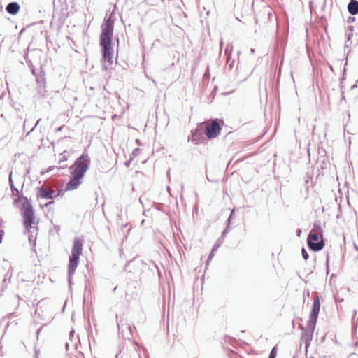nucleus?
<instances>
[{
	"label": "nucleus",
	"mask_w": 358,
	"mask_h": 358,
	"mask_svg": "<svg viewBox=\"0 0 358 358\" xmlns=\"http://www.w3.org/2000/svg\"><path fill=\"white\" fill-rule=\"evenodd\" d=\"M115 19L113 13L109 16L106 15L104 22L101 26L100 44L103 51V67L107 70L113 64V48L112 47V36L113 34Z\"/></svg>",
	"instance_id": "nucleus-1"
},
{
	"label": "nucleus",
	"mask_w": 358,
	"mask_h": 358,
	"mask_svg": "<svg viewBox=\"0 0 358 358\" xmlns=\"http://www.w3.org/2000/svg\"><path fill=\"white\" fill-rule=\"evenodd\" d=\"M90 166V157L83 154L78 157L73 165L70 167L71 178L66 185L65 190L76 189L82 183L83 178Z\"/></svg>",
	"instance_id": "nucleus-2"
},
{
	"label": "nucleus",
	"mask_w": 358,
	"mask_h": 358,
	"mask_svg": "<svg viewBox=\"0 0 358 358\" xmlns=\"http://www.w3.org/2000/svg\"><path fill=\"white\" fill-rule=\"evenodd\" d=\"M15 203H22L21 213L23 217V224L26 232L28 234L29 242L34 241L37 235V222L34 221V211L31 204L24 196L15 199Z\"/></svg>",
	"instance_id": "nucleus-3"
},
{
	"label": "nucleus",
	"mask_w": 358,
	"mask_h": 358,
	"mask_svg": "<svg viewBox=\"0 0 358 358\" xmlns=\"http://www.w3.org/2000/svg\"><path fill=\"white\" fill-rule=\"evenodd\" d=\"M83 243L79 238H76L73 241V246L71 250V255L69 258V264L68 268L69 282L71 283L72 276L78 266L79 257L82 254Z\"/></svg>",
	"instance_id": "nucleus-4"
},
{
	"label": "nucleus",
	"mask_w": 358,
	"mask_h": 358,
	"mask_svg": "<svg viewBox=\"0 0 358 358\" xmlns=\"http://www.w3.org/2000/svg\"><path fill=\"white\" fill-rule=\"evenodd\" d=\"M320 236L322 237V233L315 231V230H311L308 235L307 239L308 245L313 251H320L324 245L323 240H319Z\"/></svg>",
	"instance_id": "nucleus-5"
},
{
	"label": "nucleus",
	"mask_w": 358,
	"mask_h": 358,
	"mask_svg": "<svg viewBox=\"0 0 358 358\" xmlns=\"http://www.w3.org/2000/svg\"><path fill=\"white\" fill-rule=\"evenodd\" d=\"M220 126L217 120H214L211 123L206 127L205 134L208 138H215L220 131Z\"/></svg>",
	"instance_id": "nucleus-6"
},
{
	"label": "nucleus",
	"mask_w": 358,
	"mask_h": 358,
	"mask_svg": "<svg viewBox=\"0 0 358 358\" xmlns=\"http://www.w3.org/2000/svg\"><path fill=\"white\" fill-rule=\"evenodd\" d=\"M38 195L41 198L46 199H52L56 196L55 192L48 187L42 186L38 189Z\"/></svg>",
	"instance_id": "nucleus-7"
},
{
	"label": "nucleus",
	"mask_w": 358,
	"mask_h": 358,
	"mask_svg": "<svg viewBox=\"0 0 358 358\" xmlns=\"http://www.w3.org/2000/svg\"><path fill=\"white\" fill-rule=\"evenodd\" d=\"M320 309V299L318 296H315L313 299V308L310 314V317L317 318Z\"/></svg>",
	"instance_id": "nucleus-8"
},
{
	"label": "nucleus",
	"mask_w": 358,
	"mask_h": 358,
	"mask_svg": "<svg viewBox=\"0 0 358 358\" xmlns=\"http://www.w3.org/2000/svg\"><path fill=\"white\" fill-rule=\"evenodd\" d=\"M20 8V6L17 2H11L7 5L6 10L9 14L16 15L19 12Z\"/></svg>",
	"instance_id": "nucleus-9"
},
{
	"label": "nucleus",
	"mask_w": 358,
	"mask_h": 358,
	"mask_svg": "<svg viewBox=\"0 0 358 358\" xmlns=\"http://www.w3.org/2000/svg\"><path fill=\"white\" fill-rule=\"evenodd\" d=\"M348 12L351 15H356L358 13V1L356 0H351L348 5Z\"/></svg>",
	"instance_id": "nucleus-10"
},
{
	"label": "nucleus",
	"mask_w": 358,
	"mask_h": 358,
	"mask_svg": "<svg viewBox=\"0 0 358 358\" xmlns=\"http://www.w3.org/2000/svg\"><path fill=\"white\" fill-rule=\"evenodd\" d=\"M353 31L354 27L353 26H348L347 29H345V37L347 38L345 46L348 47V43L351 40L352 36H353Z\"/></svg>",
	"instance_id": "nucleus-11"
},
{
	"label": "nucleus",
	"mask_w": 358,
	"mask_h": 358,
	"mask_svg": "<svg viewBox=\"0 0 358 358\" xmlns=\"http://www.w3.org/2000/svg\"><path fill=\"white\" fill-rule=\"evenodd\" d=\"M317 318H316V317H309V320L308 321V324H307V330L308 331L314 332L316 322H317Z\"/></svg>",
	"instance_id": "nucleus-12"
},
{
	"label": "nucleus",
	"mask_w": 358,
	"mask_h": 358,
	"mask_svg": "<svg viewBox=\"0 0 358 358\" xmlns=\"http://www.w3.org/2000/svg\"><path fill=\"white\" fill-rule=\"evenodd\" d=\"M313 332L306 330V333L303 334V338L305 340L306 348L309 345V341L312 340Z\"/></svg>",
	"instance_id": "nucleus-13"
},
{
	"label": "nucleus",
	"mask_w": 358,
	"mask_h": 358,
	"mask_svg": "<svg viewBox=\"0 0 358 358\" xmlns=\"http://www.w3.org/2000/svg\"><path fill=\"white\" fill-rule=\"evenodd\" d=\"M189 141H192L194 144H197L199 143V135L197 134V131L192 132V136L189 137Z\"/></svg>",
	"instance_id": "nucleus-14"
},
{
	"label": "nucleus",
	"mask_w": 358,
	"mask_h": 358,
	"mask_svg": "<svg viewBox=\"0 0 358 358\" xmlns=\"http://www.w3.org/2000/svg\"><path fill=\"white\" fill-rule=\"evenodd\" d=\"M312 230H315V231H320V233H322L321 232V227L320 226V223L315 222L314 225H313V229Z\"/></svg>",
	"instance_id": "nucleus-15"
},
{
	"label": "nucleus",
	"mask_w": 358,
	"mask_h": 358,
	"mask_svg": "<svg viewBox=\"0 0 358 358\" xmlns=\"http://www.w3.org/2000/svg\"><path fill=\"white\" fill-rule=\"evenodd\" d=\"M302 256L305 260H307L309 257L307 251L304 248L302 249Z\"/></svg>",
	"instance_id": "nucleus-16"
},
{
	"label": "nucleus",
	"mask_w": 358,
	"mask_h": 358,
	"mask_svg": "<svg viewBox=\"0 0 358 358\" xmlns=\"http://www.w3.org/2000/svg\"><path fill=\"white\" fill-rule=\"evenodd\" d=\"M275 357H276V352H275V348H274L272 349L268 358H275Z\"/></svg>",
	"instance_id": "nucleus-17"
},
{
	"label": "nucleus",
	"mask_w": 358,
	"mask_h": 358,
	"mask_svg": "<svg viewBox=\"0 0 358 358\" xmlns=\"http://www.w3.org/2000/svg\"><path fill=\"white\" fill-rule=\"evenodd\" d=\"M10 188H11V190H12L13 194L15 195V194H19V191H18V189H16V188L15 187V186H14V185H13V187H10Z\"/></svg>",
	"instance_id": "nucleus-18"
},
{
	"label": "nucleus",
	"mask_w": 358,
	"mask_h": 358,
	"mask_svg": "<svg viewBox=\"0 0 358 358\" xmlns=\"http://www.w3.org/2000/svg\"><path fill=\"white\" fill-rule=\"evenodd\" d=\"M264 13L267 14L268 18H270L271 17V15H272V14H271V13L270 11V9H268V8L265 10Z\"/></svg>",
	"instance_id": "nucleus-19"
},
{
	"label": "nucleus",
	"mask_w": 358,
	"mask_h": 358,
	"mask_svg": "<svg viewBox=\"0 0 358 358\" xmlns=\"http://www.w3.org/2000/svg\"><path fill=\"white\" fill-rule=\"evenodd\" d=\"M9 183L10 185V187H13V185H13V180H12V173H10V175H9Z\"/></svg>",
	"instance_id": "nucleus-20"
},
{
	"label": "nucleus",
	"mask_w": 358,
	"mask_h": 358,
	"mask_svg": "<svg viewBox=\"0 0 358 358\" xmlns=\"http://www.w3.org/2000/svg\"><path fill=\"white\" fill-rule=\"evenodd\" d=\"M40 120H41L39 119V120H38L36 121V122L35 125L34 126V127L30 130V131H29V132H28V133H27V135H29V134L30 132H31V131L34 129V128H35L38 124H39V121H40Z\"/></svg>",
	"instance_id": "nucleus-21"
},
{
	"label": "nucleus",
	"mask_w": 358,
	"mask_h": 358,
	"mask_svg": "<svg viewBox=\"0 0 358 358\" xmlns=\"http://www.w3.org/2000/svg\"><path fill=\"white\" fill-rule=\"evenodd\" d=\"M326 265H327V273L329 272V256L327 257V261H326Z\"/></svg>",
	"instance_id": "nucleus-22"
},
{
	"label": "nucleus",
	"mask_w": 358,
	"mask_h": 358,
	"mask_svg": "<svg viewBox=\"0 0 358 358\" xmlns=\"http://www.w3.org/2000/svg\"><path fill=\"white\" fill-rule=\"evenodd\" d=\"M219 248V245L215 244V245H214V247L213 248V250H213V252H215V251L217 250V248Z\"/></svg>",
	"instance_id": "nucleus-23"
},
{
	"label": "nucleus",
	"mask_w": 358,
	"mask_h": 358,
	"mask_svg": "<svg viewBox=\"0 0 358 358\" xmlns=\"http://www.w3.org/2000/svg\"><path fill=\"white\" fill-rule=\"evenodd\" d=\"M214 255V252H213V250L211 251L209 257H208V262L213 257V256Z\"/></svg>",
	"instance_id": "nucleus-24"
},
{
	"label": "nucleus",
	"mask_w": 358,
	"mask_h": 358,
	"mask_svg": "<svg viewBox=\"0 0 358 358\" xmlns=\"http://www.w3.org/2000/svg\"><path fill=\"white\" fill-rule=\"evenodd\" d=\"M214 255V252H213V250L211 251L209 257H208V262L213 257V256Z\"/></svg>",
	"instance_id": "nucleus-25"
},
{
	"label": "nucleus",
	"mask_w": 358,
	"mask_h": 358,
	"mask_svg": "<svg viewBox=\"0 0 358 358\" xmlns=\"http://www.w3.org/2000/svg\"><path fill=\"white\" fill-rule=\"evenodd\" d=\"M62 155V157L60 158L59 161L61 162L62 160H66V158L65 157V155Z\"/></svg>",
	"instance_id": "nucleus-26"
},
{
	"label": "nucleus",
	"mask_w": 358,
	"mask_h": 358,
	"mask_svg": "<svg viewBox=\"0 0 358 358\" xmlns=\"http://www.w3.org/2000/svg\"><path fill=\"white\" fill-rule=\"evenodd\" d=\"M29 123V120H26L24 121V127L25 128L27 127V124Z\"/></svg>",
	"instance_id": "nucleus-27"
},
{
	"label": "nucleus",
	"mask_w": 358,
	"mask_h": 358,
	"mask_svg": "<svg viewBox=\"0 0 358 358\" xmlns=\"http://www.w3.org/2000/svg\"><path fill=\"white\" fill-rule=\"evenodd\" d=\"M329 67L330 68V69H331L332 71H334V69H333V68H332V66H331V65H329Z\"/></svg>",
	"instance_id": "nucleus-28"
},
{
	"label": "nucleus",
	"mask_w": 358,
	"mask_h": 358,
	"mask_svg": "<svg viewBox=\"0 0 358 358\" xmlns=\"http://www.w3.org/2000/svg\"><path fill=\"white\" fill-rule=\"evenodd\" d=\"M250 52H251V53H254V52H255V50L252 48V49L250 50Z\"/></svg>",
	"instance_id": "nucleus-29"
},
{
	"label": "nucleus",
	"mask_w": 358,
	"mask_h": 358,
	"mask_svg": "<svg viewBox=\"0 0 358 358\" xmlns=\"http://www.w3.org/2000/svg\"><path fill=\"white\" fill-rule=\"evenodd\" d=\"M129 331H132V328H131V326H129Z\"/></svg>",
	"instance_id": "nucleus-30"
},
{
	"label": "nucleus",
	"mask_w": 358,
	"mask_h": 358,
	"mask_svg": "<svg viewBox=\"0 0 358 358\" xmlns=\"http://www.w3.org/2000/svg\"><path fill=\"white\" fill-rule=\"evenodd\" d=\"M125 164L128 166L129 164V162H126Z\"/></svg>",
	"instance_id": "nucleus-31"
},
{
	"label": "nucleus",
	"mask_w": 358,
	"mask_h": 358,
	"mask_svg": "<svg viewBox=\"0 0 358 358\" xmlns=\"http://www.w3.org/2000/svg\"><path fill=\"white\" fill-rule=\"evenodd\" d=\"M357 314V310L354 311V316Z\"/></svg>",
	"instance_id": "nucleus-32"
},
{
	"label": "nucleus",
	"mask_w": 358,
	"mask_h": 358,
	"mask_svg": "<svg viewBox=\"0 0 358 358\" xmlns=\"http://www.w3.org/2000/svg\"><path fill=\"white\" fill-rule=\"evenodd\" d=\"M220 45H222V41H220Z\"/></svg>",
	"instance_id": "nucleus-33"
}]
</instances>
